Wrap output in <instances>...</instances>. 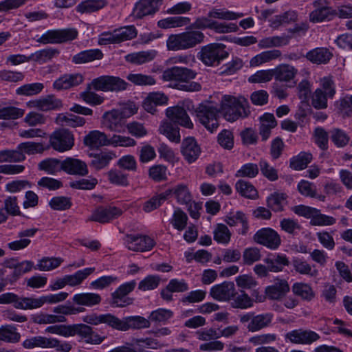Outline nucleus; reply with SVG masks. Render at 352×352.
<instances>
[{
    "label": "nucleus",
    "instance_id": "obj_20",
    "mask_svg": "<svg viewBox=\"0 0 352 352\" xmlns=\"http://www.w3.org/2000/svg\"><path fill=\"white\" fill-rule=\"evenodd\" d=\"M102 124L112 131L122 133L125 131V120L119 110L113 109L102 116Z\"/></svg>",
    "mask_w": 352,
    "mask_h": 352
},
{
    "label": "nucleus",
    "instance_id": "obj_37",
    "mask_svg": "<svg viewBox=\"0 0 352 352\" xmlns=\"http://www.w3.org/2000/svg\"><path fill=\"white\" fill-rule=\"evenodd\" d=\"M107 4L105 0H85L76 6V10L81 14L92 13L102 9Z\"/></svg>",
    "mask_w": 352,
    "mask_h": 352
},
{
    "label": "nucleus",
    "instance_id": "obj_16",
    "mask_svg": "<svg viewBox=\"0 0 352 352\" xmlns=\"http://www.w3.org/2000/svg\"><path fill=\"white\" fill-rule=\"evenodd\" d=\"M237 294L234 283L225 281L212 286L210 290L211 297L220 302H228Z\"/></svg>",
    "mask_w": 352,
    "mask_h": 352
},
{
    "label": "nucleus",
    "instance_id": "obj_22",
    "mask_svg": "<svg viewBox=\"0 0 352 352\" xmlns=\"http://www.w3.org/2000/svg\"><path fill=\"white\" fill-rule=\"evenodd\" d=\"M166 116L173 122L187 129H192L193 123L186 110L181 107H171L166 110Z\"/></svg>",
    "mask_w": 352,
    "mask_h": 352
},
{
    "label": "nucleus",
    "instance_id": "obj_9",
    "mask_svg": "<svg viewBox=\"0 0 352 352\" xmlns=\"http://www.w3.org/2000/svg\"><path fill=\"white\" fill-rule=\"evenodd\" d=\"M76 335L80 341L92 345L100 344L106 339V336L99 335L91 327L82 323L72 324L70 337Z\"/></svg>",
    "mask_w": 352,
    "mask_h": 352
},
{
    "label": "nucleus",
    "instance_id": "obj_55",
    "mask_svg": "<svg viewBox=\"0 0 352 352\" xmlns=\"http://www.w3.org/2000/svg\"><path fill=\"white\" fill-rule=\"evenodd\" d=\"M109 182L116 186H127L129 185L128 175L120 170L111 169L106 173Z\"/></svg>",
    "mask_w": 352,
    "mask_h": 352
},
{
    "label": "nucleus",
    "instance_id": "obj_1",
    "mask_svg": "<svg viewBox=\"0 0 352 352\" xmlns=\"http://www.w3.org/2000/svg\"><path fill=\"white\" fill-rule=\"evenodd\" d=\"M244 16L242 12H235L226 8H212L207 16L197 17L191 24L192 29H209L217 34H229L236 32L239 27L232 22H220L215 19L223 21H234Z\"/></svg>",
    "mask_w": 352,
    "mask_h": 352
},
{
    "label": "nucleus",
    "instance_id": "obj_50",
    "mask_svg": "<svg viewBox=\"0 0 352 352\" xmlns=\"http://www.w3.org/2000/svg\"><path fill=\"white\" fill-rule=\"evenodd\" d=\"M42 307L40 297L19 296L15 309L21 310L35 309Z\"/></svg>",
    "mask_w": 352,
    "mask_h": 352
},
{
    "label": "nucleus",
    "instance_id": "obj_56",
    "mask_svg": "<svg viewBox=\"0 0 352 352\" xmlns=\"http://www.w3.org/2000/svg\"><path fill=\"white\" fill-rule=\"evenodd\" d=\"M311 160L312 155L311 153L301 152L298 155L291 159L290 167L296 170H302L307 167Z\"/></svg>",
    "mask_w": 352,
    "mask_h": 352
},
{
    "label": "nucleus",
    "instance_id": "obj_10",
    "mask_svg": "<svg viewBox=\"0 0 352 352\" xmlns=\"http://www.w3.org/2000/svg\"><path fill=\"white\" fill-rule=\"evenodd\" d=\"M50 146L56 151L63 153L70 150L74 145L73 134L62 129L54 131L50 136Z\"/></svg>",
    "mask_w": 352,
    "mask_h": 352
},
{
    "label": "nucleus",
    "instance_id": "obj_18",
    "mask_svg": "<svg viewBox=\"0 0 352 352\" xmlns=\"http://www.w3.org/2000/svg\"><path fill=\"white\" fill-rule=\"evenodd\" d=\"M324 0H316L313 3L315 8L309 14V21L312 23H320L329 21L336 14V11L331 7L324 6Z\"/></svg>",
    "mask_w": 352,
    "mask_h": 352
},
{
    "label": "nucleus",
    "instance_id": "obj_36",
    "mask_svg": "<svg viewBox=\"0 0 352 352\" xmlns=\"http://www.w3.org/2000/svg\"><path fill=\"white\" fill-rule=\"evenodd\" d=\"M21 334L12 324H5L0 327V342L17 343L20 341Z\"/></svg>",
    "mask_w": 352,
    "mask_h": 352
},
{
    "label": "nucleus",
    "instance_id": "obj_30",
    "mask_svg": "<svg viewBox=\"0 0 352 352\" xmlns=\"http://www.w3.org/2000/svg\"><path fill=\"white\" fill-rule=\"evenodd\" d=\"M83 141L85 146L91 148H98L108 145V138L106 134L98 130L90 131L85 136Z\"/></svg>",
    "mask_w": 352,
    "mask_h": 352
},
{
    "label": "nucleus",
    "instance_id": "obj_23",
    "mask_svg": "<svg viewBox=\"0 0 352 352\" xmlns=\"http://www.w3.org/2000/svg\"><path fill=\"white\" fill-rule=\"evenodd\" d=\"M62 170L69 175L80 176H85L89 172L85 162L73 157H67L62 161Z\"/></svg>",
    "mask_w": 352,
    "mask_h": 352
},
{
    "label": "nucleus",
    "instance_id": "obj_19",
    "mask_svg": "<svg viewBox=\"0 0 352 352\" xmlns=\"http://www.w3.org/2000/svg\"><path fill=\"white\" fill-rule=\"evenodd\" d=\"M136 286L135 280L126 282L121 285L112 294V305L116 307H123L131 303L130 299L126 298V295L131 292Z\"/></svg>",
    "mask_w": 352,
    "mask_h": 352
},
{
    "label": "nucleus",
    "instance_id": "obj_41",
    "mask_svg": "<svg viewBox=\"0 0 352 352\" xmlns=\"http://www.w3.org/2000/svg\"><path fill=\"white\" fill-rule=\"evenodd\" d=\"M273 318V315L270 313L258 314L254 316L252 322H249L247 329L252 332L257 331L268 326Z\"/></svg>",
    "mask_w": 352,
    "mask_h": 352
},
{
    "label": "nucleus",
    "instance_id": "obj_57",
    "mask_svg": "<svg viewBox=\"0 0 352 352\" xmlns=\"http://www.w3.org/2000/svg\"><path fill=\"white\" fill-rule=\"evenodd\" d=\"M118 43L131 40L138 35V30L134 25H126L115 30Z\"/></svg>",
    "mask_w": 352,
    "mask_h": 352
},
{
    "label": "nucleus",
    "instance_id": "obj_27",
    "mask_svg": "<svg viewBox=\"0 0 352 352\" xmlns=\"http://www.w3.org/2000/svg\"><path fill=\"white\" fill-rule=\"evenodd\" d=\"M84 80L80 74H65L53 83V87L56 90L68 89L80 85Z\"/></svg>",
    "mask_w": 352,
    "mask_h": 352
},
{
    "label": "nucleus",
    "instance_id": "obj_63",
    "mask_svg": "<svg viewBox=\"0 0 352 352\" xmlns=\"http://www.w3.org/2000/svg\"><path fill=\"white\" fill-rule=\"evenodd\" d=\"M112 159L111 153L101 152L94 155L90 166L94 169L99 170L107 167Z\"/></svg>",
    "mask_w": 352,
    "mask_h": 352
},
{
    "label": "nucleus",
    "instance_id": "obj_21",
    "mask_svg": "<svg viewBox=\"0 0 352 352\" xmlns=\"http://www.w3.org/2000/svg\"><path fill=\"white\" fill-rule=\"evenodd\" d=\"M289 285L285 279L276 278L274 280V284L267 286L265 293L270 300H280L289 292Z\"/></svg>",
    "mask_w": 352,
    "mask_h": 352
},
{
    "label": "nucleus",
    "instance_id": "obj_60",
    "mask_svg": "<svg viewBox=\"0 0 352 352\" xmlns=\"http://www.w3.org/2000/svg\"><path fill=\"white\" fill-rule=\"evenodd\" d=\"M214 239L219 243L228 244L231 238V232L227 226L218 223L213 231Z\"/></svg>",
    "mask_w": 352,
    "mask_h": 352
},
{
    "label": "nucleus",
    "instance_id": "obj_32",
    "mask_svg": "<svg viewBox=\"0 0 352 352\" xmlns=\"http://www.w3.org/2000/svg\"><path fill=\"white\" fill-rule=\"evenodd\" d=\"M264 263L267 265L271 272H280L285 266L289 263L286 255L283 254H274L264 259Z\"/></svg>",
    "mask_w": 352,
    "mask_h": 352
},
{
    "label": "nucleus",
    "instance_id": "obj_24",
    "mask_svg": "<svg viewBox=\"0 0 352 352\" xmlns=\"http://www.w3.org/2000/svg\"><path fill=\"white\" fill-rule=\"evenodd\" d=\"M30 107L37 109L42 111L59 109L63 104L62 101L53 95H48L39 99L29 102Z\"/></svg>",
    "mask_w": 352,
    "mask_h": 352
},
{
    "label": "nucleus",
    "instance_id": "obj_40",
    "mask_svg": "<svg viewBox=\"0 0 352 352\" xmlns=\"http://www.w3.org/2000/svg\"><path fill=\"white\" fill-rule=\"evenodd\" d=\"M307 58L316 64H325L331 58L332 54L324 47L316 48L307 53Z\"/></svg>",
    "mask_w": 352,
    "mask_h": 352
},
{
    "label": "nucleus",
    "instance_id": "obj_61",
    "mask_svg": "<svg viewBox=\"0 0 352 352\" xmlns=\"http://www.w3.org/2000/svg\"><path fill=\"white\" fill-rule=\"evenodd\" d=\"M336 222V219L334 217L322 214L318 209H316L310 220V224L315 226H332L335 224Z\"/></svg>",
    "mask_w": 352,
    "mask_h": 352
},
{
    "label": "nucleus",
    "instance_id": "obj_15",
    "mask_svg": "<svg viewBox=\"0 0 352 352\" xmlns=\"http://www.w3.org/2000/svg\"><path fill=\"white\" fill-rule=\"evenodd\" d=\"M254 240L257 243L271 250H276L281 243L279 234L270 228H262L258 230L254 235Z\"/></svg>",
    "mask_w": 352,
    "mask_h": 352
},
{
    "label": "nucleus",
    "instance_id": "obj_26",
    "mask_svg": "<svg viewBox=\"0 0 352 352\" xmlns=\"http://www.w3.org/2000/svg\"><path fill=\"white\" fill-rule=\"evenodd\" d=\"M181 151L188 163L194 162L201 153V148L193 138L184 139L182 144Z\"/></svg>",
    "mask_w": 352,
    "mask_h": 352
},
{
    "label": "nucleus",
    "instance_id": "obj_64",
    "mask_svg": "<svg viewBox=\"0 0 352 352\" xmlns=\"http://www.w3.org/2000/svg\"><path fill=\"white\" fill-rule=\"evenodd\" d=\"M335 105L339 114L343 118L352 116V96L340 99L336 102Z\"/></svg>",
    "mask_w": 352,
    "mask_h": 352
},
{
    "label": "nucleus",
    "instance_id": "obj_13",
    "mask_svg": "<svg viewBox=\"0 0 352 352\" xmlns=\"http://www.w3.org/2000/svg\"><path fill=\"white\" fill-rule=\"evenodd\" d=\"M320 338V335L310 329H297L285 335L286 342L294 344L311 345Z\"/></svg>",
    "mask_w": 352,
    "mask_h": 352
},
{
    "label": "nucleus",
    "instance_id": "obj_14",
    "mask_svg": "<svg viewBox=\"0 0 352 352\" xmlns=\"http://www.w3.org/2000/svg\"><path fill=\"white\" fill-rule=\"evenodd\" d=\"M150 326L149 320L140 316H126L122 319L115 316L114 329L118 331L146 329Z\"/></svg>",
    "mask_w": 352,
    "mask_h": 352
},
{
    "label": "nucleus",
    "instance_id": "obj_34",
    "mask_svg": "<svg viewBox=\"0 0 352 352\" xmlns=\"http://www.w3.org/2000/svg\"><path fill=\"white\" fill-rule=\"evenodd\" d=\"M298 192L305 197L315 198L320 201H325L326 197L318 193L316 186L307 180L302 179L298 184Z\"/></svg>",
    "mask_w": 352,
    "mask_h": 352
},
{
    "label": "nucleus",
    "instance_id": "obj_51",
    "mask_svg": "<svg viewBox=\"0 0 352 352\" xmlns=\"http://www.w3.org/2000/svg\"><path fill=\"white\" fill-rule=\"evenodd\" d=\"M159 131L171 142L176 143L180 142L181 136L179 128L173 126L171 123L167 121L161 123L159 127Z\"/></svg>",
    "mask_w": 352,
    "mask_h": 352
},
{
    "label": "nucleus",
    "instance_id": "obj_6",
    "mask_svg": "<svg viewBox=\"0 0 352 352\" xmlns=\"http://www.w3.org/2000/svg\"><path fill=\"white\" fill-rule=\"evenodd\" d=\"M199 122L208 131L213 132L219 126L217 108L210 102L200 103L195 110Z\"/></svg>",
    "mask_w": 352,
    "mask_h": 352
},
{
    "label": "nucleus",
    "instance_id": "obj_62",
    "mask_svg": "<svg viewBox=\"0 0 352 352\" xmlns=\"http://www.w3.org/2000/svg\"><path fill=\"white\" fill-rule=\"evenodd\" d=\"M63 261L61 258L44 257L38 261L34 269L40 271H50L60 266Z\"/></svg>",
    "mask_w": 352,
    "mask_h": 352
},
{
    "label": "nucleus",
    "instance_id": "obj_48",
    "mask_svg": "<svg viewBox=\"0 0 352 352\" xmlns=\"http://www.w3.org/2000/svg\"><path fill=\"white\" fill-rule=\"evenodd\" d=\"M289 43V38L287 36H274L261 39L258 43L259 49H267L278 47Z\"/></svg>",
    "mask_w": 352,
    "mask_h": 352
},
{
    "label": "nucleus",
    "instance_id": "obj_29",
    "mask_svg": "<svg viewBox=\"0 0 352 352\" xmlns=\"http://www.w3.org/2000/svg\"><path fill=\"white\" fill-rule=\"evenodd\" d=\"M282 55V53L278 50H270L263 51L250 60V67H259L265 63L271 62L274 60L279 58Z\"/></svg>",
    "mask_w": 352,
    "mask_h": 352
},
{
    "label": "nucleus",
    "instance_id": "obj_3",
    "mask_svg": "<svg viewBox=\"0 0 352 352\" xmlns=\"http://www.w3.org/2000/svg\"><path fill=\"white\" fill-rule=\"evenodd\" d=\"M221 111L226 120L234 122L249 115L248 102L243 96L225 95L221 101Z\"/></svg>",
    "mask_w": 352,
    "mask_h": 352
},
{
    "label": "nucleus",
    "instance_id": "obj_46",
    "mask_svg": "<svg viewBox=\"0 0 352 352\" xmlns=\"http://www.w3.org/2000/svg\"><path fill=\"white\" fill-rule=\"evenodd\" d=\"M58 54V51L52 47L38 50L30 55V61L43 64Z\"/></svg>",
    "mask_w": 352,
    "mask_h": 352
},
{
    "label": "nucleus",
    "instance_id": "obj_54",
    "mask_svg": "<svg viewBox=\"0 0 352 352\" xmlns=\"http://www.w3.org/2000/svg\"><path fill=\"white\" fill-rule=\"evenodd\" d=\"M292 292L302 300H311L314 297L311 287L304 283H295L292 287Z\"/></svg>",
    "mask_w": 352,
    "mask_h": 352
},
{
    "label": "nucleus",
    "instance_id": "obj_25",
    "mask_svg": "<svg viewBox=\"0 0 352 352\" xmlns=\"http://www.w3.org/2000/svg\"><path fill=\"white\" fill-rule=\"evenodd\" d=\"M224 221L230 227L241 225L239 233L245 235L248 231V219L246 214L241 210H232L224 217Z\"/></svg>",
    "mask_w": 352,
    "mask_h": 352
},
{
    "label": "nucleus",
    "instance_id": "obj_59",
    "mask_svg": "<svg viewBox=\"0 0 352 352\" xmlns=\"http://www.w3.org/2000/svg\"><path fill=\"white\" fill-rule=\"evenodd\" d=\"M292 265L295 271L300 274L308 275L314 277L318 275V270L312 269L311 266L305 261L300 258H294Z\"/></svg>",
    "mask_w": 352,
    "mask_h": 352
},
{
    "label": "nucleus",
    "instance_id": "obj_52",
    "mask_svg": "<svg viewBox=\"0 0 352 352\" xmlns=\"http://www.w3.org/2000/svg\"><path fill=\"white\" fill-rule=\"evenodd\" d=\"M170 191H164L160 194L153 196L150 199L145 201L143 204V210L146 212H150L159 208L168 197Z\"/></svg>",
    "mask_w": 352,
    "mask_h": 352
},
{
    "label": "nucleus",
    "instance_id": "obj_17",
    "mask_svg": "<svg viewBox=\"0 0 352 352\" xmlns=\"http://www.w3.org/2000/svg\"><path fill=\"white\" fill-rule=\"evenodd\" d=\"M122 214V210L115 206L98 207L95 209L87 221H96L106 223L118 218Z\"/></svg>",
    "mask_w": 352,
    "mask_h": 352
},
{
    "label": "nucleus",
    "instance_id": "obj_4",
    "mask_svg": "<svg viewBox=\"0 0 352 352\" xmlns=\"http://www.w3.org/2000/svg\"><path fill=\"white\" fill-rule=\"evenodd\" d=\"M204 38V34L198 30L171 34L166 41V47L172 51L186 50L203 43Z\"/></svg>",
    "mask_w": 352,
    "mask_h": 352
},
{
    "label": "nucleus",
    "instance_id": "obj_33",
    "mask_svg": "<svg viewBox=\"0 0 352 352\" xmlns=\"http://www.w3.org/2000/svg\"><path fill=\"white\" fill-rule=\"evenodd\" d=\"M157 56V51L151 50L127 54L125 60L135 65H142L153 60Z\"/></svg>",
    "mask_w": 352,
    "mask_h": 352
},
{
    "label": "nucleus",
    "instance_id": "obj_53",
    "mask_svg": "<svg viewBox=\"0 0 352 352\" xmlns=\"http://www.w3.org/2000/svg\"><path fill=\"white\" fill-rule=\"evenodd\" d=\"M236 191L243 197L248 199H255L257 197V190L249 182L241 179L235 184Z\"/></svg>",
    "mask_w": 352,
    "mask_h": 352
},
{
    "label": "nucleus",
    "instance_id": "obj_11",
    "mask_svg": "<svg viewBox=\"0 0 352 352\" xmlns=\"http://www.w3.org/2000/svg\"><path fill=\"white\" fill-rule=\"evenodd\" d=\"M163 0H139L137 1L129 15L132 21L144 19L158 11Z\"/></svg>",
    "mask_w": 352,
    "mask_h": 352
},
{
    "label": "nucleus",
    "instance_id": "obj_12",
    "mask_svg": "<svg viewBox=\"0 0 352 352\" xmlns=\"http://www.w3.org/2000/svg\"><path fill=\"white\" fill-rule=\"evenodd\" d=\"M124 243L128 250L133 252L150 251L155 245L153 238L142 234H126Z\"/></svg>",
    "mask_w": 352,
    "mask_h": 352
},
{
    "label": "nucleus",
    "instance_id": "obj_38",
    "mask_svg": "<svg viewBox=\"0 0 352 352\" xmlns=\"http://www.w3.org/2000/svg\"><path fill=\"white\" fill-rule=\"evenodd\" d=\"M103 54L98 49L85 50L74 55L72 61L76 64H82L91 62L95 60H100L102 58Z\"/></svg>",
    "mask_w": 352,
    "mask_h": 352
},
{
    "label": "nucleus",
    "instance_id": "obj_7",
    "mask_svg": "<svg viewBox=\"0 0 352 352\" xmlns=\"http://www.w3.org/2000/svg\"><path fill=\"white\" fill-rule=\"evenodd\" d=\"M128 83L118 76H101L94 78L88 85V89L104 92H119L127 89Z\"/></svg>",
    "mask_w": 352,
    "mask_h": 352
},
{
    "label": "nucleus",
    "instance_id": "obj_2",
    "mask_svg": "<svg viewBox=\"0 0 352 352\" xmlns=\"http://www.w3.org/2000/svg\"><path fill=\"white\" fill-rule=\"evenodd\" d=\"M197 72L191 69L184 67H172L165 69L162 75L164 81L174 82V87L186 91H198L201 86L196 82L188 83L190 80L195 78Z\"/></svg>",
    "mask_w": 352,
    "mask_h": 352
},
{
    "label": "nucleus",
    "instance_id": "obj_49",
    "mask_svg": "<svg viewBox=\"0 0 352 352\" xmlns=\"http://www.w3.org/2000/svg\"><path fill=\"white\" fill-rule=\"evenodd\" d=\"M38 168L47 174L56 175L62 170V161L56 158H47L38 163Z\"/></svg>",
    "mask_w": 352,
    "mask_h": 352
},
{
    "label": "nucleus",
    "instance_id": "obj_35",
    "mask_svg": "<svg viewBox=\"0 0 352 352\" xmlns=\"http://www.w3.org/2000/svg\"><path fill=\"white\" fill-rule=\"evenodd\" d=\"M260 135L263 141L267 140L271 134V130L277 125V122L272 113H265L260 117Z\"/></svg>",
    "mask_w": 352,
    "mask_h": 352
},
{
    "label": "nucleus",
    "instance_id": "obj_28",
    "mask_svg": "<svg viewBox=\"0 0 352 352\" xmlns=\"http://www.w3.org/2000/svg\"><path fill=\"white\" fill-rule=\"evenodd\" d=\"M274 74V78L276 81L290 82L297 74L298 69L289 64H280L272 69Z\"/></svg>",
    "mask_w": 352,
    "mask_h": 352
},
{
    "label": "nucleus",
    "instance_id": "obj_43",
    "mask_svg": "<svg viewBox=\"0 0 352 352\" xmlns=\"http://www.w3.org/2000/svg\"><path fill=\"white\" fill-rule=\"evenodd\" d=\"M56 121L58 124L71 127L82 126L85 124L84 118L69 113L58 114Z\"/></svg>",
    "mask_w": 352,
    "mask_h": 352
},
{
    "label": "nucleus",
    "instance_id": "obj_5",
    "mask_svg": "<svg viewBox=\"0 0 352 352\" xmlns=\"http://www.w3.org/2000/svg\"><path fill=\"white\" fill-rule=\"evenodd\" d=\"M228 56L229 52L227 51L226 45L212 43L203 46L197 57L206 66L216 67Z\"/></svg>",
    "mask_w": 352,
    "mask_h": 352
},
{
    "label": "nucleus",
    "instance_id": "obj_42",
    "mask_svg": "<svg viewBox=\"0 0 352 352\" xmlns=\"http://www.w3.org/2000/svg\"><path fill=\"white\" fill-rule=\"evenodd\" d=\"M165 191H170V196L174 195L178 203L180 204H188L192 200V195L188 186L184 184H179L173 188L167 189Z\"/></svg>",
    "mask_w": 352,
    "mask_h": 352
},
{
    "label": "nucleus",
    "instance_id": "obj_44",
    "mask_svg": "<svg viewBox=\"0 0 352 352\" xmlns=\"http://www.w3.org/2000/svg\"><path fill=\"white\" fill-rule=\"evenodd\" d=\"M190 21V19L186 16H170L160 20L157 23V25L164 29L179 28L188 25Z\"/></svg>",
    "mask_w": 352,
    "mask_h": 352
},
{
    "label": "nucleus",
    "instance_id": "obj_47",
    "mask_svg": "<svg viewBox=\"0 0 352 352\" xmlns=\"http://www.w3.org/2000/svg\"><path fill=\"white\" fill-rule=\"evenodd\" d=\"M94 271V267H87L77 271L74 274L65 275V280L67 282V285L72 287L77 286L80 285Z\"/></svg>",
    "mask_w": 352,
    "mask_h": 352
},
{
    "label": "nucleus",
    "instance_id": "obj_8",
    "mask_svg": "<svg viewBox=\"0 0 352 352\" xmlns=\"http://www.w3.org/2000/svg\"><path fill=\"white\" fill-rule=\"evenodd\" d=\"M78 31L75 28L51 30L45 32L36 41L43 43H61L76 38Z\"/></svg>",
    "mask_w": 352,
    "mask_h": 352
},
{
    "label": "nucleus",
    "instance_id": "obj_39",
    "mask_svg": "<svg viewBox=\"0 0 352 352\" xmlns=\"http://www.w3.org/2000/svg\"><path fill=\"white\" fill-rule=\"evenodd\" d=\"M72 300L77 305L93 307L101 302V296L95 293H81L75 294Z\"/></svg>",
    "mask_w": 352,
    "mask_h": 352
},
{
    "label": "nucleus",
    "instance_id": "obj_31",
    "mask_svg": "<svg viewBox=\"0 0 352 352\" xmlns=\"http://www.w3.org/2000/svg\"><path fill=\"white\" fill-rule=\"evenodd\" d=\"M82 321L87 324L97 326L105 324L114 329L115 316L111 314H97L92 313L82 317Z\"/></svg>",
    "mask_w": 352,
    "mask_h": 352
},
{
    "label": "nucleus",
    "instance_id": "obj_45",
    "mask_svg": "<svg viewBox=\"0 0 352 352\" xmlns=\"http://www.w3.org/2000/svg\"><path fill=\"white\" fill-rule=\"evenodd\" d=\"M32 321L37 324H49L65 322L67 319L63 316L38 313L32 316Z\"/></svg>",
    "mask_w": 352,
    "mask_h": 352
},
{
    "label": "nucleus",
    "instance_id": "obj_58",
    "mask_svg": "<svg viewBox=\"0 0 352 352\" xmlns=\"http://www.w3.org/2000/svg\"><path fill=\"white\" fill-rule=\"evenodd\" d=\"M188 220L187 214L181 209L177 208L174 210L170 222L175 229L182 231L186 227Z\"/></svg>",
    "mask_w": 352,
    "mask_h": 352
}]
</instances>
